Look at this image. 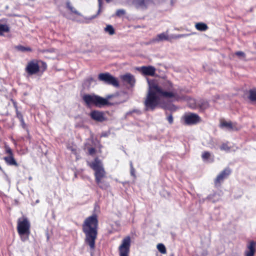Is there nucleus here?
I'll return each mask as SVG.
<instances>
[{
  "mask_svg": "<svg viewBox=\"0 0 256 256\" xmlns=\"http://www.w3.org/2000/svg\"><path fill=\"white\" fill-rule=\"evenodd\" d=\"M90 115L91 118L96 122H103L106 120L103 112L94 110L90 112Z\"/></svg>",
  "mask_w": 256,
  "mask_h": 256,
  "instance_id": "4468645a",
  "label": "nucleus"
},
{
  "mask_svg": "<svg viewBox=\"0 0 256 256\" xmlns=\"http://www.w3.org/2000/svg\"><path fill=\"white\" fill-rule=\"evenodd\" d=\"M190 34H178L172 36L170 38L178 39L188 36Z\"/></svg>",
  "mask_w": 256,
  "mask_h": 256,
  "instance_id": "cd10ccee",
  "label": "nucleus"
},
{
  "mask_svg": "<svg viewBox=\"0 0 256 256\" xmlns=\"http://www.w3.org/2000/svg\"><path fill=\"white\" fill-rule=\"evenodd\" d=\"M128 113L129 114L136 113L138 114H141L140 111V110H136V109L133 110L132 111H130Z\"/></svg>",
  "mask_w": 256,
  "mask_h": 256,
  "instance_id": "e433bc0d",
  "label": "nucleus"
},
{
  "mask_svg": "<svg viewBox=\"0 0 256 256\" xmlns=\"http://www.w3.org/2000/svg\"><path fill=\"white\" fill-rule=\"evenodd\" d=\"M192 108H198L200 110H204L209 107V104L208 101L203 100H200L197 102L196 105L194 106H191Z\"/></svg>",
  "mask_w": 256,
  "mask_h": 256,
  "instance_id": "f3484780",
  "label": "nucleus"
},
{
  "mask_svg": "<svg viewBox=\"0 0 256 256\" xmlns=\"http://www.w3.org/2000/svg\"><path fill=\"white\" fill-rule=\"evenodd\" d=\"M98 10L97 13L96 15H98L100 14V13L101 12L102 10V0H98Z\"/></svg>",
  "mask_w": 256,
  "mask_h": 256,
  "instance_id": "72a5a7b5",
  "label": "nucleus"
},
{
  "mask_svg": "<svg viewBox=\"0 0 256 256\" xmlns=\"http://www.w3.org/2000/svg\"><path fill=\"white\" fill-rule=\"evenodd\" d=\"M132 4L136 8L142 9L147 8L148 6L151 2L150 0H132Z\"/></svg>",
  "mask_w": 256,
  "mask_h": 256,
  "instance_id": "2eb2a0df",
  "label": "nucleus"
},
{
  "mask_svg": "<svg viewBox=\"0 0 256 256\" xmlns=\"http://www.w3.org/2000/svg\"><path fill=\"white\" fill-rule=\"evenodd\" d=\"M20 124H21V126H22V128L26 130V132H28V133L29 132V130H28V126L26 125V124L25 123L24 121V120H20Z\"/></svg>",
  "mask_w": 256,
  "mask_h": 256,
  "instance_id": "2f4dec72",
  "label": "nucleus"
},
{
  "mask_svg": "<svg viewBox=\"0 0 256 256\" xmlns=\"http://www.w3.org/2000/svg\"><path fill=\"white\" fill-rule=\"evenodd\" d=\"M166 119L168 120L170 124H172L173 123V117L172 114H170L168 116Z\"/></svg>",
  "mask_w": 256,
  "mask_h": 256,
  "instance_id": "473e14b6",
  "label": "nucleus"
},
{
  "mask_svg": "<svg viewBox=\"0 0 256 256\" xmlns=\"http://www.w3.org/2000/svg\"><path fill=\"white\" fill-rule=\"evenodd\" d=\"M236 54L238 56H242V57H245V54L242 52V51H238L236 52Z\"/></svg>",
  "mask_w": 256,
  "mask_h": 256,
  "instance_id": "f704fd0d",
  "label": "nucleus"
},
{
  "mask_svg": "<svg viewBox=\"0 0 256 256\" xmlns=\"http://www.w3.org/2000/svg\"><path fill=\"white\" fill-rule=\"evenodd\" d=\"M14 107L16 110H18V106H17L16 103V102H14Z\"/></svg>",
  "mask_w": 256,
  "mask_h": 256,
  "instance_id": "ea45409f",
  "label": "nucleus"
},
{
  "mask_svg": "<svg viewBox=\"0 0 256 256\" xmlns=\"http://www.w3.org/2000/svg\"><path fill=\"white\" fill-rule=\"evenodd\" d=\"M17 231L22 242H24L28 240L30 234V223L26 218L18 219Z\"/></svg>",
  "mask_w": 256,
  "mask_h": 256,
  "instance_id": "0eeeda50",
  "label": "nucleus"
},
{
  "mask_svg": "<svg viewBox=\"0 0 256 256\" xmlns=\"http://www.w3.org/2000/svg\"><path fill=\"white\" fill-rule=\"evenodd\" d=\"M164 2H162V6H163V5H164Z\"/></svg>",
  "mask_w": 256,
  "mask_h": 256,
  "instance_id": "c03bdc74",
  "label": "nucleus"
},
{
  "mask_svg": "<svg viewBox=\"0 0 256 256\" xmlns=\"http://www.w3.org/2000/svg\"><path fill=\"white\" fill-rule=\"evenodd\" d=\"M160 38H161V40H170V38L166 36L164 34H161Z\"/></svg>",
  "mask_w": 256,
  "mask_h": 256,
  "instance_id": "4c0bfd02",
  "label": "nucleus"
},
{
  "mask_svg": "<svg viewBox=\"0 0 256 256\" xmlns=\"http://www.w3.org/2000/svg\"><path fill=\"white\" fill-rule=\"evenodd\" d=\"M248 98L251 101H256V88L250 89L249 90Z\"/></svg>",
  "mask_w": 256,
  "mask_h": 256,
  "instance_id": "4be33fe9",
  "label": "nucleus"
},
{
  "mask_svg": "<svg viewBox=\"0 0 256 256\" xmlns=\"http://www.w3.org/2000/svg\"><path fill=\"white\" fill-rule=\"evenodd\" d=\"M98 220L96 214L86 218L82 224V230L85 234V243L91 250H94L96 247V240L98 234Z\"/></svg>",
  "mask_w": 256,
  "mask_h": 256,
  "instance_id": "f257e3e1",
  "label": "nucleus"
},
{
  "mask_svg": "<svg viewBox=\"0 0 256 256\" xmlns=\"http://www.w3.org/2000/svg\"><path fill=\"white\" fill-rule=\"evenodd\" d=\"M256 247V242L254 241H250L247 245L246 250L244 252L245 256H254Z\"/></svg>",
  "mask_w": 256,
  "mask_h": 256,
  "instance_id": "dca6fc26",
  "label": "nucleus"
},
{
  "mask_svg": "<svg viewBox=\"0 0 256 256\" xmlns=\"http://www.w3.org/2000/svg\"><path fill=\"white\" fill-rule=\"evenodd\" d=\"M156 248L159 252H160V243H158L157 246Z\"/></svg>",
  "mask_w": 256,
  "mask_h": 256,
  "instance_id": "a19ab883",
  "label": "nucleus"
},
{
  "mask_svg": "<svg viewBox=\"0 0 256 256\" xmlns=\"http://www.w3.org/2000/svg\"><path fill=\"white\" fill-rule=\"evenodd\" d=\"M126 14V11L122 9L118 10L116 12V15L117 16L120 17Z\"/></svg>",
  "mask_w": 256,
  "mask_h": 256,
  "instance_id": "c85d7f7f",
  "label": "nucleus"
},
{
  "mask_svg": "<svg viewBox=\"0 0 256 256\" xmlns=\"http://www.w3.org/2000/svg\"><path fill=\"white\" fill-rule=\"evenodd\" d=\"M66 8L72 13L78 16H80V13L76 9L73 7L70 2H66Z\"/></svg>",
  "mask_w": 256,
  "mask_h": 256,
  "instance_id": "5701e85b",
  "label": "nucleus"
},
{
  "mask_svg": "<svg viewBox=\"0 0 256 256\" xmlns=\"http://www.w3.org/2000/svg\"><path fill=\"white\" fill-rule=\"evenodd\" d=\"M17 49L18 50H20V51H22V52H26V51H28V52H32V50L30 48V47H25V46H18L17 47H16Z\"/></svg>",
  "mask_w": 256,
  "mask_h": 256,
  "instance_id": "bb28decb",
  "label": "nucleus"
},
{
  "mask_svg": "<svg viewBox=\"0 0 256 256\" xmlns=\"http://www.w3.org/2000/svg\"><path fill=\"white\" fill-rule=\"evenodd\" d=\"M16 118L20 120V121L24 120L22 114L20 112H19L18 110H16Z\"/></svg>",
  "mask_w": 256,
  "mask_h": 256,
  "instance_id": "7c9ffc66",
  "label": "nucleus"
},
{
  "mask_svg": "<svg viewBox=\"0 0 256 256\" xmlns=\"http://www.w3.org/2000/svg\"><path fill=\"white\" fill-rule=\"evenodd\" d=\"M149 88L144 101L146 110H154L160 102V86L159 80L147 79Z\"/></svg>",
  "mask_w": 256,
  "mask_h": 256,
  "instance_id": "7ed1b4c3",
  "label": "nucleus"
},
{
  "mask_svg": "<svg viewBox=\"0 0 256 256\" xmlns=\"http://www.w3.org/2000/svg\"><path fill=\"white\" fill-rule=\"evenodd\" d=\"M10 28L6 24H0V36H3L4 32H9Z\"/></svg>",
  "mask_w": 256,
  "mask_h": 256,
  "instance_id": "aec40b11",
  "label": "nucleus"
},
{
  "mask_svg": "<svg viewBox=\"0 0 256 256\" xmlns=\"http://www.w3.org/2000/svg\"><path fill=\"white\" fill-rule=\"evenodd\" d=\"M202 158L204 162L211 163L214 161V156L208 152H204L202 154Z\"/></svg>",
  "mask_w": 256,
  "mask_h": 256,
  "instance_id": "a211bd4d",
  "label": "nucleus"
},
{
  "mask_svg": "<svg viewBox=\"0 0 256 256\" xmlns=\"http://www.w3.org/2000/svg\"><path fill=\"white\" fill-rule=\"evenodd\" d=\"M130 173H131V174L133 176H135V174H134V168H132L131 169V170H130Z\"/></svg>",
  "mask_w": 256,
  "mask_h": 256,
  "instance_id": "58836bf2",
  "label": "nucleus"
},
{
  "mask_svg": "<svg viewBox=\"0 0 256 256\" xmlns=\"http://www.w3.org/2000/svg\"><path fill=\"white\" fill-rule=\"evenodd\" d=\"M130 236L124 237L118 248L120 256H128L130 252Z\"/></svg>",
  "mask_w": 256,
  "mask_h": 256,
  "instance_id": "6e6552de",
  "label": "nucleus"
},
{
  "mask_svg": "<svg viewBox=\"0 0 256 256\" xmlns=\"http://www.w3.org/2000/svg\"><path fill=\"white\" fill-rule=\"evenodd\" d=\"M86 148L88 151V154L90 156H93L96 152V150L95 148L93 147L90 146V144H86Z\"/></svg>",
  "mask_w": 256,
  "mask_h": 256,
  "instance_id": "b1692460",
  "label": "nucleus"
},
{
  "mask_svg": "<svg viewBox=\"0 0 256 256\" xmlns=\"http://www.w3.org/2000/svg\"><path fill=\"white\" fill-rule=\"evenodd\" d=\"M171 5L172 6V0H171Z\"/></svg>",
  "mask_w": 256,
  "mask_h": 256,
  "instance_id": "37998d69",
  "label": "nucleus"
},
{
  "mask_svg": "<svg viewBox=\"0 0 256 256\" xmlns=\"http://www.w3.org/2000/svg\"><path fill=\"white\" fill-rule=\"evenodd\" d=\"M6 153L8 154V156L4 158V160L6 164L8 166H15L18 167V164L14 158V154L11 148L8 145L4 146Z\"/></svg>",
  "mask_w": 256,
  "mask_h": 256,
  "instance_id": "9b49d317",
  "label": "nucleus"
},
{
  "mask_svg": "<svg viewBox=\"0 0 256 256\" xmlns=\"http://www.w3.org/2000/svg\"><path fill=\"white\" fill-rule=\"evenodd\" d=\"M136 70L145 76H154L156 73V68L152 66L137 67Z\"/></svg>",
  "mask_w": 256,
  "mask_h": 256,
  "instance_id": "f8f14e48",
  "label": "nucleus"
},
{
  "mask_svg": "<svg viewBox=\"0 0 256 256\" xmlns=\"http://www.w3.org/2000/svg\"><path fill=\"white\" fill-rule=\"evenodd\" d=\"M182 118L184 124L188 126L196 124L202 121L201 118L198 114L194 113L186 114Z\"/></svg>",
  "mask_w": 256,
  "mask_h": 256,
  "instance_id": "9d476101",
  "label": "nucleus"
},
{
  "mask_svg": "<svg viewBox=\"0 0 256 256\" xmlns=\"http://www.w3.org/2000/svg\"><path fill=\"white\" fill-rule=\"evenodd\" d=\"M195 26L198 30L202 32L206 31L208 29L207 25L203 22H198L196 24Z\"/></svg>",
  "mask_w": 256,
  "mask_h": 256,
  "instance_id": "412c9836",
  "label": "nucleus"
},
{
  "mask_svg": "<svg viewBox=\"0 0 256 256\" xmlns=\"http://www.w3.org/2000/svg\"><path fill=\"white\" fill-rule=\"evenodd\" d=\"M178 96L172 84L166 81L161 87V108L170 110H175L172 102L178 100Z\"/></svg>",
  "mask_w": 256,
  "mask_h": 256,
  "instance_id": "39448f33",
  "label": "nucleus"
},
{
  "mask_svg": "<svg viewBox=\"0 0 256 256\" xmlns=\"http://www.w3.org/2000/svg\"><path fill=\"white\" fill-rule=\"evenodd\" d=\"M166 252V248L164 244H161V254H165Z\"/></svg>",
  "mask_w": 256,
  "mask_h": 256,
  "instance_id": "c9c22d12",
  "label": "nucleus"
},
{
  "mask_svg": "<svg viewBox=\"0 0 256 256\" xmlns=\"http://www.w3.org/2000/svg\"><path fill=\"white\" fill-rule=\"evenodd\" d=\"M98 79L100 81L103 82L106 84L112 85L114 87L119 86V82L117 78L108 72L100 74L98 76Z\"/></svg>",
  "mask_w": 256,
  "mask_h": 256,
  "instance_id": "1a4fd4ad",
  "label": "nucleus"
},
{
  "mask_svg": "<svg viewBox=\"0 0 256 256\" xmlns=\"http://www.w3.org/2000/svg\"><path fill=\"white\" fill-rule=\"evenodd\" d=\"M221 126L226 127L228 130H234L232 124L231 122H224L221 124Z\"/></svg>",
  "mask_w": 256,
  "mask_h": 256,
  "instance_id": "a878e982",
  "label": "nucleus"
},
{
  "mask_svg": "<svg viewBox=\"0 0 256 256\" xmlns=\"http://www.w3.org/2000/svg\"><path fill=\"white\" fill-rule=\"evenodd\" d=\"M122 80L129 84L133 86L135 82L134 77L130 74H126L121 76Z\"/></svg>",
  "mask_w": 256,
  "mask_h": 256,
  "instance_id": "6ab92c4d",
  "label": "nucleus"
},
{
  "mask_svg": "<svg viewBox=\"0 0 256 256\" xmlns=\"http://www.w3.org/2000/svg\"><path fill=\"white\" fill-rule=\"evenodd\" d=\"M231 170L230 168H226L223 170L216 178L214 180V184L216 186H219L224 179L226 178L230 174Z\"/></svg>",
  "mask_w": 256,
  "mask_h": 256,
  "instance_id": "ddd939ff",
  "label": "nucleus"
},
{
  "mask_svg": "<svg viewBox=\"0 0 256 256\" xmlns=\"http://www.w3.org/2000/svg\"><path fill=\"white\" fill-rule=\"evenodd\" d=\"M47 69L46 62L36 59H33L27 63L25 68V72L28 76L38 74L42 70L43 72Z\"/></svg>",
  "mask_w": 256,
  "mask_h": 256,
  "instance_id": "423d86ee",
  "label": "nucleus"
},
{
  "mask_svg": "<svg viewBox=\"0 0 256 256\" xmlns=\"http://www.w3.org/2000/svg\"><path fill=\"white\" fill-rule=\"evenodd\" d=\"M106 0V2H111L112 0Z\"/></svg>",
  "mask_w": 256,
  "mask_h": 256,
  "instance_id": "79ce46f5",
  "label": "nucleus"
},
{
  "mask_svg": "<svg viewBox=\"0 0 256 256\" xmlns=\"http://www.w3.org/2000/svg\"><path fill=\"white\" fill-rule=\"evenodd\" d=\"M220 148L221 150L227 152L230 150V148L228 146V143L222 144L220 146Z\"/></svg>",
  "mask_w": 256,
  "mask_h": 256,
  "instance_id": "c756f323",
  "label": "nucleus"
},
{
  "mask_svg": "<svg viewBox=\"0 0 256 256\" xmlns=\"http://www.w3.org/2000/svg\"><path fill=\"white\" fill-rule=\"evenodd\" d=\"M126 94V92H116L107 95L106 98H104L98 95L86 94L82 96V100L87 106L90 107L91 106H94L98 108H102L106 106H113L125 102L127 98L124 100L118 99V101L114 103L110 102L108 100L113 98H119Z\"/></svg>",
  "mask_w": 256,
  "mask_h": 256,
  "instance_id": "f03ea898",
  "label": "nucleus"
},
{
  "mask_svg": "<svg viewBox=\"0 0 256 256\" xmlns=\"http://www.w3.org/2000/svg\"><path fill=\"white\" fill-rule=\"evenodd\" d=\"M106 32L108 33L110 35H112L115 33L114 29L112 25H108L104 28Z\"/></svg>",
  "mask_w": 256,
  "mask_h": 256,
  "instance_id": "393cba45",
  "label": "nucleus"
},
{
  "mask_svg": "<svg viewBox=\"0 0 256 256\" xmlns=\"http://www.w3.org/2000/svg\"><path fill=\"white\" fill-rule=\"evenodd\" d=\"M88 165L94 172L95 182L98 186L102 190H107L110 188V183L108 180L106 172L102 161L96 157L93 162H88Z\"/></svg>",
  "mask_w": 256,
  "mask_h": 256,
  "instance_id": "20e7f679",
  "label": "nucleus"
}]
</instances>
